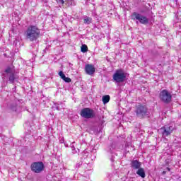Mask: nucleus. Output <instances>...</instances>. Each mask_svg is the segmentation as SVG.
I'll return each instance as SVG.
<instances>
[{"label": "nucleus", "mask_w": 181, "mask_h": 181, "mask_svg": "<svg viewBox=\"0 0 181 181\" xmlns=\"http://www.w3.org/2000/svg\"><path fill=\"white\" fill-rule=\"evenodd\" d=\"M85 72L88 76H93L94 73H95V67L93 64H87L85 65Z\"/></svg>", "instance_id": "obj_13"}, {"label": "nucleus", "mask_w": 181, "mask_h": 181, "mask_svg": "<svg viewBox=\"0 0 181 181\" xmlns=\"http://www.w3.org/2000/svg\"><path fill=\"white\" fill-rule=\"evenodd\" d=\"M80 115L82 118L90 119V118H94L95 117V112L91 108L85 107L81 110Z\"/></svg>", "instance_id": "obj_9"}, {"label": "nucleus", "mask_w": 181, "mask_h": 181, "mask_svg": "<svg viewBox=\"0 0 181 181\" xmlns=\"http://www.w3.org/2000/svg\"><path fill=\"white\" fill-rule=\"evenodd\" d=\"M106 151L107 153H110V155H112V157L110 158V160L112 162H114V158L117 156V151H118V145L117 143L113 142L110 145L108 146V147L106 148Z\"/></svg>", "instance_id": "obj_10"}, {"label": "nucleus", "mask_w": 181, "mask_h": 181, "mask_svg": "<svg viewBox=\"0 0 181 181\" xmlns=\"http://www.w3.org/2000/svg\"><path fill=\"white\" fill-rule=\"evenodd\" d=\"M136 175L141 177L142 179H145L146 175L145 174V170L140 167V168L137 169Z\"/></svg>", "instance_id": "obj_17"}, {"label": "nucleus", "mask_w": 181, "mask_h": 181, "mask_svg": "<svg viewBox=\"0 0 181 181\" xmlns=\"http://www.w3.org/2000/svg\"><path fill=\"white\" fill-rule=\"evenodd\" d=\"M166 169H167V170H168V172H170V168L168 167Z\"/></svg>", "instance_id": "obj_27"}, {"label": "nucleus", "mask_w": 181, "mask_h": 181, "mask_svg": "<svg viewBox=\"0 0 181 181\" xmlns=\"http://www.w3.org/2000/svg\"><path fill=\"white\" fill-rule=\"evenodd\" d=\"M23 103V100H18V98H15L13 95H7V97L4 101L5 106L4 107H6L8 108V110L16 112L17 111H21V107H22Z\"/></svg>", "instance_id": "obj_1"}, {"label": "nucleus", "mask_w": 181, "mask_h": 181, "mask_svg": "<svg viewBox=\"0 0 181 181\" xmlns=\"http://www.w3.org/2000/svg\"><path fill=\"white\" fill-rule=\"evenodd\" d=\"M90 156V152L87 150H84L81 154V159H87V158Z\"/></svg>", "instance_id": "obj_19"}, {"label": "nucleus", "mask_w": 181, "mask_h": 181, "mask_svg": "<svg viewBox=\"0 0 181 181\" xmlns=\"http://www.w3.org/2000/svg\"><path fill=\"white\" fill-rule=\"evenodd\" d=\"M131 18L132 21H136V23H138V22L141 25H148L149 23V18L138 12L132 13Z\"/></svg>", "instance_id": "obj_5"}, {"label": "nucleus", "mask_w": 181, "mask_h": 181, "mask_svg": "<svg viewBox=\"0 0 181 181\" xmlns=\"http://www.w3.org/2000/svg\"><path fill=\"white\" fill-rule=\"evenodd\" d=\"M54 108H56V110H57V111H60L61 110H64V107H66V105L63 104L62 102H59L54 103Z\"/></svg>", "instance_id": "obj_18"}, {"label": "nucleus", "mask_w": 181, "mask_h": 181, "mask_svg": "<svg viewBox=\"0 0 181 181\" xmlns=\"http://www.w3.org/2000/svg\"><path fill=\"white\" fill-rule=\"evenodd\" d=\"M174 29L177 34L181 33V11H177L175 14V20L174 21Z\"/></svg>", "instance_id": "obj_11"}, {"label": "nucleus", "mask_w": 181, "mask_h": 181, "mask_svg": "<svg viewBox=\"0 0 181 181\" xmlns=\"http://www.w3.org/2000/svg\"><path fill=\"white\" fill-rule=\"evenodd\" d=\"M76 146H76V142L74 141L72 142L70 145L73 155H76V153H80V149H78V148H76Z\"/></svg>", "instance_id": "obj_16"}, {"label": "nucleus", "mask_w": 181, "mask_h": 181, "mask_svg": "<svg viewBox=\"0 0 181 181\" xmlns=\"http://www.w3.org/2000/svg\"><path fill=\"white\" fill-rule=\"evenodd\" d=\"M81 52H82V53H86V52H88V47L86 45H83L81 47Z\"/></svg>", "instance_id": "obj_22"}, {"label": "nucleus", "mask_w": 181, "mask_h": 181, "mask_svg": "<svg viewBox=\"0 0 181 181\" xmlns=\"http://www.w3.org/2000/svg\"><path fill=\"white\" fill-rule=\"evenodd\" d=\"M59 5H66V6H71L74 5V0H56Z\"/></svg>", "instance_id": "obj_15"}, {"label": "nucleus", "mask_w": 181, "mask_h": 181, "mask_svg": "<svg viewBox=\"0 0 181 181\" xmlns=\"http://www.w3.org/2000/svg\"><path fill=\"white\" fill-rule=\"evenodd\" d=\"M93 22V18L86 16L83 17V23H85V25H90V23H92Z\"/></svg>", "instance_id": "obj_20"}, {"label": "nucleus", "mask_w": 181, "mask_h": 181, "mask_svg": "<svg viewBox=\"0 0 181 181\" xmlns=\"http://www.w3.org/2000/svg\"><path fill=\"white\" fill-rule=\"evenodd\" d=\"M132 169L136 170L142 166V163L138 160H132L130 163Z\"/></svg>", "instance_id": "obj_14"}, {"label": "nucleus", "mask_w": 181, "mask_h": 181, "mask_svg": "<svg viewBox=\"0 0 181 181\" xmlns=\"http://www.w3.org/2000/svg\"><path fill=\"white\" fill-rule=\"evenodd\" d=\"M81 165H83V161H80L78 163H76V168L78 169V168H80L81 166Z\"/></svg>", "instance_id": "obj_26"}, {"label": "nucleus", "mask_w": 181, "mask_h": 181, "mask_svg": "<svg viewBox=\"0 0 181 181\" xmlns=\"http://www.w3.org/2000/svg\"><path fill=\"white\" fill-rule=\"evenodd\" d=\"M110 99H111V98L110 97L109 95H105L103 96L102 101H103V104L105 105V104H108V103H110Z\"/></svg>", "instance_id": "obj_21"}, {"label": "nucleus", "mask_w": 181, "mask_h": 181, "mask_svg": "<svg viewBox=\"0 0 181 181\" xmlns=\"http://www.w3.org/2000/svg\"><path fill=\"white\" fill-rule=\"evenodd\" d=\"M30 168L34 173H42L45 170V164L42 161L34 162L31 164Z\"/></svg>", "instance_id": "obj_8"}, {"label": "nucleus", "mask_w": 181, "mask_h": 181, "mask_svg": "<svg viewBox=\"0 0 181 181\" xmlns=\"http://www.w3.org/2000/svg\"><path fill=\"white\" fill-rule=\"evenodd\" d=\"M17 78L18 75L15 74L13 69H12L11 67H7L4 71V74H3V80L7 81H6V84L2 85V87H6L8 81L10 83V84H13V83H15V80Z\"/></svg>", "instance_id": "obj_3"}, {"label": "nucleus", "mask_w": 181, "mask_h": 181, "mask_svg": "<svg viewBox=\"0 0 181 181\" xmlns=\"http://www.w3.org/2000/svg\"><path fill=\"white\" fill-rule=\"evenodd\" d=\"M160 131L163 136H169L173 132V126L165 125L160 129Z\"/></svg>", "instance_id": "obj_12"}, {"label": "nucleus", "mask_w": 181, "mask_h": 181, "mask_svg": "<svg viewBox=\"0 0 181 181\" xmlns=\"http://www.w3.org/2000/svg\"><path fill=\"white\" fill-rule=\"evenodd\" d=\"M59 144H64V146L66 148H69V144H67V143L64 142V137H62V136L59 137Z\"/></svg>", "instance_id": "obj_23"}, {"label": "nucleus", "mask_w": 181, "mask_h": 181, "mask_svg": "<svg viewBox=\"0 0 181 181\" xmlns=\"http://www.w3.org/2000/svg\"><path fill=\"white\" fill-rule=\"evenodd\" d=\"M59 76L62 80L66 77V75L64 74V73H63V71H60L59 72Z\"/></svg>", "instance_id": "obj_24"}, {"label": "nucleus", "mask_w": 181, "mask_h": 181, "mask_svg": "<svg viewBox=\"0 0 181 181\" xmlns=\"http://www.w3.org/2000/svg\"><path fill=\"white\" fill-rule=\"evenodd\" d=\"M25 36L27 40L30 42H36L40 37V30L37 25H29L25 32Z\"/></svg>", "instance_id": "obj_2"}, {"label": "nucleus", "mask_w": 181, "mask_h": 181, "mask_svg": "<svg viewBox=\"0 0 181 181\" xmlns=\"http://www.w3.org/2000/svg\"><path fill=\"white\" fill-rule=\"evenodd\" d=\"M160 100L165 104H169L170 101H172V94L169 93V91L166 89H163L160 91Z\"/></svg>", "instance_id": "obj_7"}, {"label": "nucleus", "mask_w": 181, "mask_h": 181, "mask_svg": "<svg viewBox=\"0 0 181 181\" xmlns=\"http://www.w3.org/2000/svg\"><path fill=\"white\" fill-rule=\"evenodd\" d=\"M115 83H124L127 78V74L122 69H117L112 76Z\"/></svg>", "instance_id": "obj_6"}, {"label": "nucleus", "mask_w": 181, "mask_h": 181, "mask_svg": "<svg viewBox=\"0 0 181 181\" xmlns=\"http://www.w3.org/2000/svg\"><path fill=\"white\" fill-rule=\"evenodd\" d=\"M136 117H138V118H145V117H147L148 118H149L150 115H151V112H149V110H148V107H146V105H137L136 106V110L134 111Z\"/></svg>", "instance_id": "obj_4"}, {"label": "nucleus", "mask_w": 181, "mask_h": 181, "mask_svg": "<svg viewBox=\"0 0 181 181\" xmlns=\"http://www.w3.org/2000/svg\"><path fill=\"white\" fill-rule=\"evenodd\" d=\"M163 175H166V171H163Z\"/></svg>", "instance_id": "obj_28"}, {"label": "nucleus", "mask_w": 181, "mask_h": 181, "mask_svg": "<svg viewBox=\"0 0 181 181\" xmlns=\"http://www.w3.org/2000/svg\"><path fill=\"white\" fill-rule=\"evenodd\" d=\"M63 80H64V81H65V83H71V78H70L69 77L65 76Z\"/></svg>", "instance_id": "obj_25"}]
</instances>
